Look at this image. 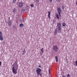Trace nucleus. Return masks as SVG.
Segmentation results:
<instances>
[{
  "label": "nucleus",
  "instance_id": "28",
  "mask_svg": "<svg viewBox=\"0 0 77 77\" xmlns=\"http://www.w3.org/2000/svg\"><path fill=\"white\" fill-rule=\"evenodd\" d=\"M57 1L58 2H60V0H57Z\"/></svg>",
  "mask_w": 77,
  "mask_h": 77
},
{
  "label": "nucleus",
  "instance_id": "13",
  "mask_svg": "<svg viewBox=\"0 0 77 77\" xmlns=\"http://www.w3.org/2000/svg\"><path fill=\"white\" fill-rule=\"evenodd\" d=\"M61 28L60 27H58V30H59V31H61Z\"/></svg>",
  "mask_w": 77,
  "mask_h": 77
},
{
  "label": "nucleus",
  "instance_id": "17",
  "mask_svg": "<svg viewBox=\"0 0 77 77\" xmlns=\"http://www.w3.org/2000/svg\"><path fill=\"white\" fill-rule=\"evenodd\" d=\"M30 6L32 8H33L34 7V5L33 4H30Z\"/></svg>",
  "mask_w": 77,
  "mask_h": 77
},
{
  "label": "nucleus",
  "instance_id": "12",
  "mask_svg": "<svg viewBox=\"0 0 77 77\" xmlns=\"http://www.w3.org/2000/svg\"><path fill=\"white\" fill-rule=\"evenodd\" d=\"M48 74H49V76L50 77V69H49L48 70Z\"/></svg>",
  "mask_w": 77,
  "mask_h": 77
},
{
  "label": "nucleus",
  "instance_id": "6",
  "mask_svg": "<svg viewBox=\"0 0 77 77\" xmlns=\"http://www.w3.org/2000/svg\"><path fill=\"white\" fill-rule=\"evenodd\" d=\"M61 23H57V26L59 27H61Z\"/></svg>",
  "mask_w": 77,
  "mask_h": 77
},
{
  "label": "nucleus",
  "instance_id": "35",
  "mask_svg": "<svg viewBox=\"0 0 77 77\" xmlns=\"http://www.w3.org/2000/svg\"><path fill=\"white\" fill-rule=\"evenodd\" d=\"M16 62H17V61H15V63H16Z\"/></svg>",
  "mask_w": 77,
  "mask_h": 77
},
{
  "label": "nucleus",
  "instance_id": "14",
  "mask_svg": "<svg viewBox=\"0 0 77 77\" xmlns=\"http://www.w3.org/2000/svg\"><path fill=\"white\" fill-rule=\"evenodd\" d=\"M54 35H56V34H57V30H55L54 32Z\"/></svg>",
  "mask_w": 77,
  "mask_h": 77
},
{
  "label": "nucleus",
  "instance_id": "23",
  "mask_svg": "<svg viewBox=\"0 0 77 77\" xmlns=\"http://www.w3.org/2000/svg\"><path fill=\"white\" fill-rule=\"evenodd\" d=\"M16 2V0H13V3H15V2Z\"/></svg>",
  "mask_w": 77,
  "mask_h": 77
},
{
  "label": "nucleus",
  "instance_id": "2",
  "mask_svg": "<svg viewBox=\"0 0 77 77\" xmlns=\"http://www.w3.org/2000/svg\"><path fill=\"white\" fill-rule=\"evenodd\" d=\"M36 72L38 76V75H40L41 77L42 76V74L41 73V69L39 68H38V69H37L36 70Z\"/></svg>",
  "mask_w": 77,
  "mask_h": 77
},
{
  "label": "nucleus",
  "instance_id": "32",
  "mask_svg": "<svg viewBox=\"0 0 77 77\" xmlns=\"http://www.w3.org/2000/svg\"><path fill=\"white\" fill-rule=\"evenodd\" d=\"M38 67H39V68H42V67H41L40 66H39Z\"/></svg>",
  "mask_w": 77,
  "mask_h": 77
},
{
  "label": "nucleus",
  "instance_id": "20",
  "mask_svg": "<svg viewBox=\"0 0 77 77\" xmlns=\"http://www.w3.org/2000/svg\"><path fill=\"white\" fill-rule=\"evenodd\" d=\"M63 26H66V24L65 23H63V25H62Z\"/></svg>",
  "mask_w": 77,
  "mask_h": 77
},
{
  "label": "nucleus",
  "instance_id": "33",
  "mask_svg": "<svg viewBox=\"0 0 77 77\" xmlns=\"http://www.w3.org/2000/svg\"><path fill=\"white\" fill-rule=\"evenodd\" d=\"M36 0V1H37V2H39V0Z\"/></svg>",
  "mask_w": 77,
  "mask_h": 77
},
{
  "label": "nucleus",
  "instance_id": "11",
  "mask_svg": "<svg viewBox=\"0 0 77 77\" xmlns=\"http://www.w3.org/2000/svg\"><path fill=\"white\" fill-rule=\"evenodd\" d=\"M8 24L9 25V26H11V25H12V23L11 22H9L8 23Z\"/></svg>",
  "mask_w": 77,
  "mask_h": 77
},
{
  "label": "nucleus",
  "instance_id": "5",
  "mask_svg": "<svg viewBox=\"0 0 77 77\" xmlns=\"http://www.w3.org/2000/svg\"><path fill=\"white\" fill-rule=\"evenodd\" d=\"M23 2H20L19 3V6L20 8H21L22 6H23Z\"/></svg>",
  "mask_w": 77,
  "mask_h": 77
},
{
  "label": "nucleus",
  "instance_id": "19",
  "mask_svg": "<svg viewBox=\"0 0 77 77\" xmlns=\"http://www.w3.org/2000/svg\"><path fill=\"white\" fill-rule=\"evenodd\" d=\"M43 48H42L41 49V51L42 52V53H44V50H43Z\"/></svg>",
  "mask_w": 77,
  "mask_h": 77
},
{
  "label": "nucleus",
  "instance_id": "8",
  "mask_svg": "<svg viewBox=\"0 0 77 77\" xmlns=\"http://www.w3.org/2000/svg\"><path fill=\"white\" fill-rule=\"evenodd\" d=\"M48 17L49 18H50V11H48Z\"/></svg>",
  "mask_w": 77,
  "mask_h": 77
},
{
  "label": "nucleus",
  "instance_id": "10",
  "mask_svg": "<svg viewBox=\"0 0 77 77\" xmlns=\"http://www.w3.org/2000/svg\"><path fill=\"white\" fill-rule=\"evenodd\" d=\"M0 40L1 41H3V36L2 35L0 36Z\"/></svg>",
  "mask_w": 77,
  "mask_h": 77
},
{
  "label": "nucleus",
  "instance_id": "31",
  "mask_svg": "<svg viewBox=\"0 0 77 77\" xmlns=\"http://www.w3.org/2000/svg\"><path fill=\"white\" fill-rule=\"evenodd\" d=\"M62 77H65V75H62Z\"/></svg>",
  "mask_w": 77,
  "mask_h": 77
},
{
  "label": "nucleus",
  "instance_id": "24",
  "mask_svg": "<svg viewBox=\"0 0 77 77\" xmlns=\"http://www.w3.org/2000/svg\"><path fill=\"white\" fill-rule=\"evenodd\" d=\"M67 77H70V75H69V74H67Z\"/></svg>",
  "mask_w": 77,
  "mask_h": 77
},
{
  "label": "nucleus",
  "instance_id": "1",
  "mask_svg": "<svg viewBox=\"0 0 77 77\" xmlns=\"http://www.w3.org/2000/svg\"><path fill=\"white\" fill-rule=\"evenodd\" d=\"M14 63L12 66V72L14 74H17V70L18 69V65L17 64Z\"/></svg>",
  "mask_w": 77,
  "mask_h": 77
},
{
  "label": "nucleus",
  "instance_id": "15",
  "mask_svg": "<svg viewBox=\"0 0 77 77\" xmlns=\"http://www.w3.org/2000/svg\"><path fill=\"white\" fill-rule=\"evenodd\" d=\"M56 17L57 18V19H59V15H58V14H57L56 15Z\"/></svg>",
  "mask_w": 77,
  "mask_h": 77
},
{
  "label": "nucleus",
  "instance_id": "34",
  "mask_svg": "<svg viewBox=\"0 0 77 77\" xmlns=\"http://www.w3.org/2000/svg\"><path fill=\"white\" fill-rule=\"evenodd\" d=\"M76 5L77 6V1L76 2Z\"/></svg>",
  "mask_w": 77,
  "mask_h": 77
},
{
  "label": "nucleus",
  "instance_id": "16",
  "mask_svg": "<svg viewBox=\"0 0 77 77\" xmlns=\"http://www.w3.org/2000/svg\"><path fill=\"white\" fill-rule=\"evenodd\" d=\"M24 19H22L20 20V21L21 23H23V22H24Z\"/></svg>",
  "mask_w": 77,
  "mask_h": 77
},
{
  "label": "nucleus",
  "instance_id": "27",
  "mask_svg": "<svg viewBox=\"0 0 77 77\" xmlns=\"http://www.w3.org/2000/svg\"><path fill=\"white\" fill-rule=\"evenodd\" d=\"M2 32H0V36H2Z\"/></svg>",
  "mask_w": 77,
  "mask_h": 77
},
{
  "label": "nucleus",
  "instance_id": "30",
  "mask_svg": "<svg viewBox=\"0 0 77 77\" xmlns=\"http://www.w3.org/2000/svg\"><path fill=\"white\" fill-rule=\"evenodd\" d=\"M52 0H50V2H51H51H52Z\"/></svg>",
  "mask_w": 77,
  "mask_h": 77
},
{
  "label": "nucleus",
  "instance_id": "18",
  "mask_svg": "<svg viewBox=\"0 0 77 77\" xmlns=\"http://www.w3.org/2000/svg\"><path fill=\"white\" fill-rule=\"evenodd\" d=\"M20 26L21 27H23V26H24V25H23V23H21L20 24Z\"/></svg>",
  "mask_w": 77,
  "mask_h": 77
},
{
  "label": "nucleus",
  "instance_id": "21",
  "mask_svg": "<svg viewBox=\"0 0 77 77\" xmlns=\"http://www.w3.org/2000/svg\"><path fill=\"white\" fill-rule=\"evenodd\" d=\"M25 52L26 51H25V49H24V50L23 51V53L22 54H24V53H25Z\"/></svg>",
  "mask_w": 77,
  "mask_h": 77
},
{
  "label": "nucleus",
  "instance_id": "25",
  "mask_svg": "<svg viewBox=\"0 0 77 77\" xmlns=\"http://www.w3.org/2000/svg\"><path fill=\"white\" fill-rule=\"evenodd\" d=\"M75 62L76 65V66H77V60L75 61Z\"/></svg>",
  "mask_w": 77,
  "mask_h": 77
},
{
  "label": "nucleus",
  "instance_id": "4",
  "mask_svg": "<svg viewBox=\"0 0 77 77\" xmlns=\"http://www.w3.org/2000/svg\"><path fill=\"white\" fill-rule=\"evenodd\" d=\"M57 11H58V14L59 17H61V15L60 14V13H61V9L60 8H58L57 9Z\"/></svg>",
  "mask_w": 77,
  "mask_h": 77
},
{
  "label": "nucleus",
  "instance_id": "3",
  "mask_svg": "<svg viewBox=\"0 0 77 77\" xmlns=\"http://www.w3.org/2000/svg\"><path fill=\"white\" fill-rule=\"evenodd\" d=\"M53 50L55 52H57L58 51V48L57 45H55L53 48Z\"/></svg>",
  "mask_w": 77,
  "mask_h": 77
},
{
  "label": "nucleus",
  "instance_id": "29",
  "mask_svg": "<svg viewBox=\"0 0 77 77\" xmlns=\"http://www.w3.org/2000/svg\"><path fill=\"white\" fill-rule=\"evenodd\" d=\"M2 65V62L1 61H0V66H1Z\"/></svg>",
  "mask_w": 77,
  "mask_h": 77
},
{
  "label": "nucleus",
  "instance_id": "7",
  "mask_svg": "<svg viewBox=\"0 0 77 77\" xmlns=\"http://www.w3.org/2000/svg\"><path fill=\"white\" fill-rule=\"evenodd\" d=\"M55 58L56 60V62H58V57L57 56H56Z\"/></svg>",
  "mask_w": 77,
  "mask_h": 77
},
{
  "label": "nucleus",
  "instance_id": "9",
  "mask_svg": "<svg viewBox=\"0 0 77 77\" xmlns=\"http://www.w3.org/2000/svg\"><path fill=\"white\" fill-rule=\"evenodd\" d=\"M13 12L15 14L16 12H17V10L15 9V8H14L13 9Z\"/></svg>",
  "mask_w": 77,
  "mask_h": 77
},
{
  "label": "nucleus",
  "instance_id": "26",
  "mask_svg": "<svg viewBox=\"0 0 77 77\" xmlns=\"http://www.w3.org/2000/svg\"><path fill=\"white\" fill-rule=\"evenodd\" d=\"M22 11H23V12H25V9H22Z\"/></svg>",
  "mask_w": 77,
  "mask_h": 77
},
{
  "label": "nucleus",
  "instance_id": "22",
  "mask_svg": "<svg viewBox=\"0 0 77 77\" xmlns=\"http://www.w3.org/2000/svg\"><path fill=\"white\" fill-rule=\"evenodd\" d=\"M62 9H64V8H65V7H64V6H62Z\"/></svg>",
  "mask_w": 77,
  "mask_h": 77
}]
</instances>
